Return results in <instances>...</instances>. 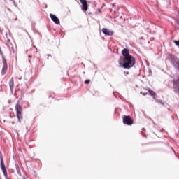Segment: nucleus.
Returning a JSON list of instances; mask_svg holds the SVG:
<instances>
[{
	"mask_svg": "<svg viewBox=\"0 0 179 179\" xmlns=\"http://www.w3.org/2000/svg\"><path fill=\"white\" fill-rule=\"evenodd\" d=\"M119 65L122 66L124 69H131L135 65L136 59L134 56L130 57H120Z\"/></svg>",
	"mask_w": 179,
	"mask_h": 179,
	"instance_id": "1",
	"label": "nucleus"
},
{
	"mask_svg": "<svg viewBox=\"0 0 179 179\" xmlns=\"http://www.w3.org/2000/svg\"><path fill=\"white\" fill-rule=\"evenodd\" d=\"M19 101H17V104L15 105V111H16V116L18 120V122H22L23 120V109L22 108V106L19 104Z\"/></svg>",
	"mask_w": 179,
	"mask_h": 179,
	"instance_id": "2",
	"label": "nucleus"
},
{
	"mask_svg": "<svg viewBox=\"0 0 179 179\" xmlns=\"http://www.w3.org/2000/svg\"><path fill=\"white\" fill-rule=\"evenodd\" d=\"M0 166L4 177L8 179V171H6V167L5 166V162H3V158H2V152H0Z\"/></svg>",
	"mask_w": 179,
	"mask_h": 179,
	"instance_id": "3",
	"label": "nucleus"
},
{
	"mask_svg": "<svg viewBox=\"0 0 179 179\" xmlns=\"http://www.w3.org/2000/svg\"><path fill=\"white\" fill-rule=\"evenodd\" d=\"M173 85L172 87L174 93L179 94V78L177 79H173Z\"/></svg>",
	"mask_w": 179,
	"mask_h": 179,
	"instance_id": "4",
	"label": "nucleus"
},
{
	"mask_svg": "<svg viewBox=\"0 0 179 179\" xmlns=\"http://www.w3.org/2000/svg\"><path fill=\"white\" fill-rule=\"evenodd\" d=\"M123 124H125L126 125H132L134 124V120L132 118H131V116H124L123 117Z\"/></svg>",
	"mask_w": 179,
	"mask_h": 179,
	"instance_id": "5",
	"label": "nucleus"
},
{
	"mask_svg": "<svg viewBox=\"0 0 179 179\" xmlns=\"http://www.w3.org/2000/svg\"><path fill=\"white\" fill-rule=\"evenodd\" d=\"M122 54L123 57H121L120 58H129L131 57H133L132 55H131L129 54V50H128L127 48H124L122 50Z\"/></svg>",
	"mask_w": 179,
	"mask_h": 179,
	"instance_id": "6",
	"label": "nucleus"
},
{
	"mask_svg": "<svg viewBox=\"0 0 179 179\" xmlns=\"http://www.w3.org/2000/svg\"><path fill=\"white\" fill-rule=\"evenodd\" d=\"M50 17L55 23V24H61V22H59V19L55 15L50 14Z\"/></svg>",
	"mask_w": 179,
	"mask_h": 179,
	"instance_id": "7",
	"label": "nucleus"
},
{
	"mask_svg": "<svg viewBox=\"0 0 179 179\" xmlns=\"http://www.w3.org/2000/svg\"><path fill=\"white\" fill-rule=\"evenodd\" d=\"M80 3L83 5L82 10L83 12H87L88 7H87V1L86 0H80Z\"/></svg>",
	"mask_w": 179,
	"mask_h": 179,
	"instance_id": "8",
	"label": "nucleus"
},
{
	"mask_svg": "<svg viewBox=\"0 0 179 179\" xmlns=\"http://www.w3.org/2000/svg\"><path fill=\"white\" fill-rule=\"evenodd\" d=\"M102 33H103V34H105V36H113L114 34V31H110L107 28H103Z\"/></svg>",
	"mask_w": 179,
	"mask_h": 179,
	"instance_id": "9",
	"label": "nucleus"
},
{
	"mask_svg": "<svg viewBox=\"0 0 179 179\" xmlns=\"http://www.w3.org/2000/svg\"><path fill=\"white\" fill-rule=\"evenodd\" d=\"M15 83L13 81V77L11 78V79L9 81V86H10V90L11 92H13V87H14Z\"/></svg>",
	"mask_w": 179,
	"mask_h": 179,
	"instance_id": "10",
	"label": "nucleus"
},
{
	"mask_svg": "<svg viewBox=\"0 0 179 179\" xmlns=\"http://www.w3.org/2000/svg\"><path fill=\"white\" fill-rule=\"evenodd\" d=\"M7 71H8V64H3L1 75H5Z\"/></svg>",
	"mask_w": 179,
	"mask_h": 179,
	"instance_id": "11",
	"label": "nucleus"
},
{
	"mask_svg": "<svg viewBox=\"0 0 179 179\" xmlns=\"http://www.w3.org/2000/svg\"><path fill=\"white\" fill-rule=\"evenodd\" d=\"M15 169L17 174H19V176H21L22 172L20 171V168H19V165L17 164H15Z\"/></svg>",
	"mask_w": 179,
	"mask_h": 179,
	"instance_id": "12",
	"label": "nucleus"
},
{
	"mask_svg": "<svg viewBox=\"0 0 179 179\" xmlns=\"http://www.w3.org/2000/svg\"><path fill=\"white\" fill-rule=\"evenodd\" d=\"M148 93H150L151 96H156V92H155V91L150 90V88H148Z\"/></svg>",
	"mask_w": 179,
	"mask_h": 179,
	"instance_id": "13",
	"label": "nucleus"
},
{
	"mask_svg": "<svg viewBox=\"0 0 179 179\" xmlns=\"http://www.w3.org/2000/svg\"><path fill=\"white\" fill-rule=\"evenodd\" d=\"M155 101L157 103H159V104H161L162 106H165V104L163 103V101L162 100L155 99Z\"/></svg>",
	"mask_w": 179,
	"mask_h": 179,
	"instance_id": "14",
	"label": "nucleus"
},
{
	"mask_svg": "<svg viewBox=\"0 0 179 179\" xmlns=\"http://www.w3.org/2000/svg\"><path fill=\"white\" fill-rule=\"evenodd\" d=\"M3 65H8V63H6V59L5 58V57H3Z\"/></svg>",
	"mask_w": 179,
	"mask_h": 179,
	"instance_id": "15",
	"label": "nucleus"
},
{
	"mask_svg": "<svg viewBox=\"0 0 179 179\" xmlns=\"http://www.w3.org/2000/svg\"><path fill=\"white\" fill-rule=\"evenodd\" d=\"M85 85H88V83H90V80H86L85 81Z\"/></svg>",
	"mask_w": 179,
	"mask_h": 179,
	"instance_id": "16",
	"label": "nucleus"
},
{
	"mask_svg": "<svg viewBox=\"0 0 179 179\" xmlns=\"http://www.w3.org/2000/svg\"><path fill=\"white\" fill-rule=\"evenodd\" d=\"M113 8H115V4H113Z\"/></svg>",
	"mask_w": 179,
	"mask_h": 179,
	"instance_id": "17",
	"label": "nucleus"
},
{
	"mask_svg": "<svg viewBox=\"0 0 179 179\" xmlns=\"http://www.w3.org/2000/svg\"><path fill=\"white\" fill-rule=\"evenodd\" d=\"M48 57H52L51 54L48 55Z\"/></svg>",
	"mask_w": 179,
	"mask_h": 179,
	"instance_id": "18",
	"label": "nucleus"
},
{
	"mask_svg": "<svg viewBox=\"0 0 179 179\" xmlns=\"http://www.w3.org/2000/svg\"><path fill=\"white\" fill-rule=\"evenodd\" d=\"M29 58H31V55H29Z\"/></svg>",
	"mask_w": 179,
	"mask_h": 179,
	"instance_id": "19",
	"label": "nucleus"
},
{
	"mask_svg": "<svg viewBox=\"0 0 179 179\" xmlns=\"http://www.w3.org/2000/svg\"><path fill=\"white\" fill-rule=\"evenodd\" d=\"M8 10H10L9 8H7Z\"/></svg>",
	"mask_w": 179,
	"mask_h": 179,
	"instance_id": "20",
	"label": "nucleus"
},
{
	"mask_svg": "<svg viewBox=\"0 0 179 179\" xmlns=\"http://www.w3.org/2000/svg\"><path fill=\"white\" fill-rule=\"evenodd\" d=\"M145 94H148V93H146V94H144V96H145Z\"/></svg>",
	"mask_w": 179,
	"mask_h": 179,
	"instance_id": "21",
	"label": "nucleus"
},
{
	"mask_svg": "<svg viewBox=\"0 0 179 179\" xmlns=\"http://www.w3.org/2000/svg\"><path fill=\"white\" fill-rule=\"evenodd\" d=\"M127 75H128L129 73L127 72Z\"/></svg>",
	"mask_w": 179,
	"mask_h": 179,
	"instance_id": "22",
	"label": "nucleus"
},
{
	"mask_svg": "<svg viewBox=\"0 0 179 179\" xmlns=\"http://www.w3.org/2000/svg\"><path fill=\"white\" fill-rule=\"evenodd\" d=\"M12 1H15V0H12Z\"/></svg>",
	"mask_w": 179,
	"mask_h": 179,
	"instance_id": "23",
	"label": "nucleus"
}]
</instances>
